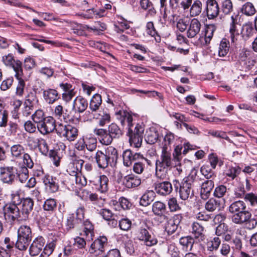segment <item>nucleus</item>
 Segmentation results:
<instances>
[{"label": "nucleus", "instance_id": "1", "mask_svg": "<svg viewBox=\"0 0 257 257\" xmlns=\"http://www.w3.org/2000/svg\"><path fill=\"white\" fill-rule=\"evenodd\" d=\"M197 172L195 170H192V174L185 178L181 183L176 179L173 181V184L176 191L179 189V196L182 200H186L189 198H191L194 196V191L192 187L194 179L197 175Z\"/></svg>", "mask_w": 257, "mask_h": 257}, {"label": "nucleus", "instance_id": "2", "mask_svg": "<svg viewBox=\"0 0 257 257\" xmlns=\"http://www.w3.org/2000/svg\"><path fill=\"white\" fill-rule=\"evenodd\" d=\"M118 159L117 150L112 146L107 147L104 152L98 150L94 155V160L97 167L104 169L109 165L116 163Z\"/></svg>", "mask_w": 257, "mask_h": 257}, {"label": "nucleus", "instance_id": "3", "mask_svg": "<svg viewBox=\"0 0 257 257\" xmlns=\"http://www.w3.org/2000/svg\"><path fill=\"white\" fill-rule=\"evenodd\" d=\"M46 241L42 236L36 237L32 241L30 248L29 253L31 256H35L38 255L42 250L40 257H48L53 252L55 247L54 242L47 244L45 246Z\"/></svg>", "mask_w": 257, "mask_h": 257}, {"label": "nucleus", "instance_id": "4", "mask_svg": "<svg viewBox=\"0 0 257 257\" xmlns=\"http://www.w3.org/2000/svg\"><path fill=\"white\" fill-rule=\"evenodd\" d=\"M94 133L98 137L99 142L104 145H110L114 139L119 138L122 135V131L115 123L109 125L107 130L95 128Z\"/></svg>", "mask_w": 257, "mask_h": 257}, {"label": "nucleus", "instance_id": "5", "mask_svg": "<svg viewBox=\"0 0 257 257\" xmlns=\"http://www.w3.org/2000/svg\"><path fill=\"white\" fill-rule=\"evenodd\" d=\"M32 229L28 225H21L18 230V239L15 246L20 250H26L32 240Z\"/></svg>", "mask_w": 257, "mask_h": 257}, {"label": "nucleus", "instance_id": "6", "mask_svg": "<svg viewBox=\"0 0 257 257\" xmlns=\"http://www.w3.org/2000/svg\"><path fill=\"white\" fill-rule=\"evenodd\" d=\"M53 115L58 120L65 122L75 123L79 121V118L74 116L72 109L64 108L60 104L55 107Z\"/></svg>", "mask_w": 257, "mask_h": 257}, {"label": "nucleus", "instance_id": "7", "mask_svg": "<svg viewBox=\"0 0 257 257\" xmlns=\"http://www.w3.org/2000/svg\"><path fill=\"white\" fill-rule=\"evenodd\" d=\"M10 202L7 204L6 212L12 218H17L19 216V207L21 206L22 199L20 198L19 191H13L10 195Z\"/></svg>", "mask_w": 257, "mask_h": 257}, {"label": "nucleus", "instance_id": "8", "mask_svg": "<svg viewBox=\"0 0 257 257\" xmlns=\"http://www.w3.org/2000/svg\"><path fill=\"white\" fill-rule=\"evenodd\" d=\"M180 6L185 12H189L191 17L198 16L203 8V4L200 0H183Z\"/></svg>", "mask_w": 257, "mask_h": 257}, {"label": "nucleus", "instance_id": "9", "mask_svg": "<svg viewBox=\"0 0 257 257\" xmlns=\"http://www.w3.org/2000/svg\"><path fill=\"white\" fill-rule=\"evenodd\" d=\"M56 134L60 137L64 138L69 141H73L78 136V130L71 125L60 123L57 125Z\"/></svg>", "mask_w": 257, "mask_h": 257}, {"label": "nucleus", "instance_id": "10", "mask_svg": "<svg viewBox=\"0 0 257 257\" xmlns=\"http://www.w3.org/2000/svg\"><path fill=\"white\" fill-rule=\"evenodd\" d=\"M33 206L34 201L32 198L30 197L23 198L21 206H20V207H21V210H20L19 209V216L17 218H12V219L19 221L27 220L30 212L33 209Z\"/></svg>", "mask_w": 257, "mask_h": 257}, {"label": "nucleus", "instance_id": "11", "mask_svg": "<svg viewBox=\"0 0 257 257\" xmlns=\"http://www.w3.org/2000/svg\"><path fill=\"white\" fill-rule=\"evenodd\" d=\"M90 183L93 188L101 194H105L108 191L109 179L105 175L96 176L91 178Z\"/></svg>", "mask_w": 257, "mask_h": 257}, {"label": "nucleus", "instance_id": "12", "mask_svg": "<svg viewBox=\"0 0 257 257\" xmlns=\"http://www.w3.org/2000/svg\"><path fill=\"white\" fill-rule=\"evenodd\" d=\"M37 127L39 132L43 135H47L55 130L56 132L57 125L55 120L52 116H48L37 124Z\"/></svg>", "mask_w": 257, "mask_h": 257}, {"label": "nucleus", "instance_id": "13", "mask_svg": "<svg viewBox=\"0 0 257 257\" xmlns=\"http://www.w3.org/2000/svg\"><path fill=\"white\" fill-rule=\"evenodd\" d=\"M205 11L208 20H215L219 15L220 8L216 0H206Z\"/></svg>", "mask_w": 257, "mask_h": 257}, {"label": "nucleus", "instance_id": "14", "mask_svg": "<svg viewBox=\"0 0 257 257\" xmlns=\"http://www.w3.org/2000/svg\"><path fill=\"white\" fill-rule=\"evenodd\" d=\"M107 244V238L105 236H100L91 243L89 251L96 256L102 254L104 251V247Z\"/></svg>", "mask_w": 257, "mask_h": 257}, {"label": "nucleus", "instance_id": "15", "mask_svg": "<svg viewBox=\"0 0 257 257\" xmlns=\"http://www.w3.org/2000/svg\"><path fill=\"white\" fill-rule=\"evenodd\" d=\"M148 229L149 227L146 225L141 226L139 229L138 237L140 240L144 241L147 246H152L158 243V240L149 232Z\"/></svg>", "mask_w": 257, "mask_h": 257}, {"label": "nucleus", "instance_id": "16", "mask_svg": "<svg viewBox=\"0 0 257 257\" xmlns=\"http://www.w3.org/2000/svg\"><path fill=\"white\" fill-rule=\"evenodd\" d=\"M16 169L13 167H0V180L9 185L12 184L16 178Z\"/></svg>", "mask_w": 257, "mask_h": 257}, {"label": "nucleus", "instance_id": "17", "mask_svg": "<svg viewBox=\"0 0 257 257\" xmlns=\"http://www.w3.org/2000/svg\"><path fill=\"white\" fill-rule=\"evenodd\" d=\"M141 158H143L142 154L131 149H126L122 153L123 164L125 167H130L134 162L140 160Z\"/></svg>", "mask_w": 257, "mask_h": 257}, {"label": "nucleus", "instance_id": "18", "mask_svg": "<svg viewBox=\"0 0 257 257\" xmlns=\"http://www.w3.org/2000/svg\"><path fill=\"white\" fill-rule=\"evenodd\" d=\"M214 180H206L201 183L200 188V197L203 200H207L211 195L214 187Z\"/></svg>", "mask_w": 257, "mask_h": 257}, {"label": "nucleus", "instance_id": "19", "mask_svg": "<svg viewBox=\"0 0 257 257\" xmlns=\"http://www.w3.org/2000/svg\"><path fill=\"white\" fill-rule=\"evenodd\" d=\"M88 105V101L85 98L81 96H78L73 101L72 110L75 112L81 113L86 110Z\"/></svg>", "mask_w": 257, "mask_h": 257}, {"label": "nucleus", "instance_id": "20", "mask_svg": "<svg viewBox=\"0 0 257 257\" xmlns=\"http://www.w3.org/2000/svg\"><path fill=\"white\" fill-rule=\"evenodd\" d=\"M201 23L197 19L193 18L189 24L187 30V36L189 38H192L197 36L200 31Z\"/></svg>", "mask_w": 257, "mask_h": 257}, {"label": "nucleus", "instance_id": "21", "mask_svg": "<svg viewBox=\"0 0 257 257\" xmlns=\"http://www.w3.org/2000/svg\"><path fill=\"white\" fill-rule=\"evenodd\" d=\"M46 188L51 193L56 192L59 189L58 180L49 175H46L43 179Z\"/></svg>", "mask_w": 257, "mask_h": 257}, {"label": "nucleus", "instance_id": "22", "mask_svg": "<svg viewBox=\"0 0 257 257\" xmlns=\"http://www.w3.org/2000/svg\"><path fill=\"white\" fill-rule=\"evenodd\" d=\"M152 210L155 215L160 216L164 219H168L166 215V205L164 203L159 201H155L152 204Z\"/></svg>", "mask_w": 257, "mask_h": 257}, {"label": "nucleus", "instance_id": "23", "mask_svg": "<svg viewBox=\"0 0 257 257\" xmlns=\"http://www.w3.org/2000/svg\"><path fill=\"white\" fill-rule=\"evenodd\" d=\"M182 218L181 214H177L172 219H167V223L165 226V230L169 234H172L177 229L178 224Z\"/></svg>", "mask_w": 257, "mask_h": 257}, {"label": "nucleus", "instance_id": "24", "mask_svg": "<svg viewBox=\"0 0 257 257\" xmlns=\"http://www.w3.org/2000/svg\"><path fill=\"white\" fill-rule=\"evenodd\" d=\"M155 190L156 192L162 196H166L170 194L172 190V184L169 181H163L156 184Z\"/></svg>", "mask_w": 257, "mask_h": 257}, {"label": "nucleus", "instance_id": "25", "mask_svg": "<svg viewBox=\"0 0 257 257\" xmlns=\"http://www.w3.org/2000/svg\"><path fill=\"white\" fill-rule=\"evenodd\" d=\"M156 163H158L159 165H161L162 166L171 169L173 166L171 152L162 151L160 158L156 160Z\"/></svg>", "mask_w": 257, "mask_h": 257}, {"label": "nucleus", "instance_id": "26", "mask_svg": "<svg viewBox=\"0 0 257 257\" xmlns=\"http://www.w3.org/2000/svg\"><path fill=\"white\" fill-rule=\"evenodd\" d=\"M44 100L49 104H53L60 97V95L55 89L48 88L43 90Z\"/></svg>", "mask_w": 257, "mask_h": 257}, {"label": "nucleus", "instance_id": "27", "mask_svg": "<svg viewBox=\"0 0 257 257\" xmlns=\"http://www.w3.org/2000/svg\"><path fill=\"white\" fill-rule=\"evenodd\" d=\"M123 183L127 188H135L141 185V179L138 176L131 174L124 177Z\"/></svg>", "mask_w": 257, "mask_h": 257}, {"label": "nucleus", "instance_id": "28", "mask_svg": "<svg viewBox=\"0 0 257 257\" xmlns=\"http://www.w3.org/2000/svg\"><path fill=\"white\" fill-rule=\"evenodd\" d=\"M250 217H252L251 213L245 209L232 215L231 220L235 224L242 225Z\"/></svg>", "mask_w": 257, "mask_h": 257}, {"label": "nucleus", "instance_id": "29", "mask_svg": "<svg viewBox=\"0 0 257 257\" xmlns=\"http://www.w3.org/2000/svg\"><path fill=\"white\" fill-rule=\"evenodd\" d=\"M117 118L120 120L122 125H127L128 128L133 126V116L128 112L124 110H119L116 113Z\"/></svg>", "mask_w": 257, "mask_h": 257}, {"label": "nucleus", "instance_id": "30", "mask_svg": "<svg viewBox=\"0 0 257 257\" xmlns=\"http://www.w3.org/2000/svg\"><path fill=\"white\" fill-rule=\"evenodd\" d=\"M83 230L82 235L85 236L88 241L92 240L94 236V226L88 219L83 222Z\"/></svg>", "mask_w": 257, "mask_h": 257}, {"label": "nucleus", "instance_id": "31", "mask_svg": "<svg viewBox=\"0 0 257 257\" xmlns=\"http://www.w3.org/2000/svg\"><path fill=\"white\" fill-rule=\"evenodd\" d=\"M156 197V194L153 190L146 191L140 199V204L141 206L147 207L151 204Z\"/></svg>", "mask_w": 257, "mask_h": 257}, {"label": "nucleus", "instance_id": "32", "mask_svg": "<svg viewBox=\"0 0 257 257\" xmlns=\"http://www.w3.org/2000/svg\"><path fill=\"white\" fill-rule=\"evenodd\" d=\"M139 4L141 8L144 10H147L146 17L154 16L156 14L153 4L150 0H140Z\"/></svg>", "mask_w": 257, "mask_h": 257}, {"label": "nucleus", "instance_id": "33", "mask_svg": "<svg viewBox=\"0 0 257 257\" xmlns=\"http://www.w3.org/2000/svg\"><path fill=\"white\" fill-rule=\"evenodd\" d=\"M174 135L171 133H167L163 139L160 147L163 151L171 152V145L174 142Z\"/></svg>", "mask_w": 257, "mask_h": 257}, {"label": "nucleus", "instance_id": "34", "mask_svg": "<svg viewBox=\"0 0 257 257\" xmlns=\"http://www.w3.org/2000/svg\"><path fill=\"white\" fill-rule=\"evenodd\" d=\"M221 240L219 236L210 237L207 239L206 245L208 251H213L218 249Z\"/></svg>", "mask_w": 257, "mask_h": 257}, {"label": "nucleus", "instance_id": "35", "mask_svg": "<svg viewBox=\"0 0 257 257\" xmlns=\"http://www.w3.org/2000/svg\"><path fill=\"white\" fill-rule=\"evenodd\" d=\"M102 104L101 96L98 94H95L91 98L89 104V108L90 110L95 112H98Z\"/></svg>", "mask_w": 257, "mask_h": 257}, {"label": "nucleus", "instance_id": "36", "mask_svg": "<svg viewBox=\"0 0 257 257\" xmlns=\"http://www.w3.org/2000/svg\"><path fill=\"white\" fill-rule=\"evenodd\" d=\"M205 209L207 211L211 212L219 211L221 209V201L211 198L205 203Z\"/></svg>", "mask_w": 257, "mask_h": 257}, {"label": "nucleus", "instance_id": "37", "mask_svg": "<svg viewBox=\"0 0 257 257\" xmlns=\"http://www.w3.org/2000/svg\"><path fill=\"white\" fill-rule=\"evenodd\" d=\"M246 208V204L242 200H237L232 202L228 207V211L233 215L236 214L238 212L245 210Z\"/></svg>", "mask_w": 257, "mask_h": 257}, {"label": "nucleus", "instance_id": "38", "mask_svg": "<svg viewBox=\"0 0 257 257\" xmlns=\"http://www.w3.org/2000/svg\"><path fill=\"white\" fill-rule=\"evenodd\" d=\"M179 243L182 248L186 251H191L194 243V238L190 236L182 237L179 239Z\"/></svg>", "mask_w": 257, "mask_h": 257}, {"label": "nucleus", "instance_id": "39", "mask_svg": "<svg viewBox=\"0 0 257 257\" xmlns=\"http://www.w3.org/2000/svg\"><path fill=\"white\" fill-rule=\"evenodd\" d=\"M159 139L158 132L155 128H150L146 132L145 141L148 144H154Z\"/></svg>", "mask_w": 257, "mask_h": 257}, {"label": "nucleus", "instance_id": "40", "mask_svg": "<svg viewBox=\"0 0 257 257\" xmlns=\"http://www.w3.org/2000/svg\"><path fill=\"white\" fill-rule=\"evenodd\" d=\"M82 222L78 220L75 216V214L71 213L68 215L65 222V227L67 231L74 228L78 224Z\"/></svg>", "mask_w": 257, "mask_h": 257}, {"label": "nucleus", "instance_id": "41", "mask_svg": "<svg viewBox=\"0 0 257 257\" xmlns=\"http://www.w3.org/2000/svg\"><path fill=\"white\" fill-rule=\"evenodd\" d=\"M95 119H99V125L103 126L110 121V116L108 112L104 110H99L96 112Z\"/></svg>", "mask_w": 257, "mask_h": 257}, {"label": "nucleus", "instance_id": "42", "mask_svg": "<svg viewBox=\"0 0 257 257\" xmlns=\"http://www.w3.org/2000/svg\"><path fill=\"white\" fill-rule=\"evenodd\" d=\"M216 30V27L215 24L207 25L205 28L204 34V45H208L213 36L214 32Z\"/></svg>", "mask_w": 257, "mask_h": 257}, {"label": "nucleus", "instance_id": "43", "mask_svg": "<svg viewBox=\"0 0 257 257\" xmlns=\"http://www.w3.org/2000/svg\"><path fill=\"white\" fill-rule=\"evenodd\" d=\"M156 177L161 179L165 180L168 178V172L171 170L166 167L162 166L159 165L158 163H156Z\"/></svg>", "mask_w": 257, "mask_h": 257}, {"label": "nucleus", "instance_id": "44", "mask_svg": "<svg viewBox=\"0 0 257 257\" xmlns=\"http://www.w3.org/2000/svg\"><path fill=\"white\" fill-rule=\"evenodd\" d=\"M220 12L225 15H229L233 10V3L231 0H222L221 3Z\"/></svg>", "mask_w": 257, "mask_h": 257}, {"label": "nucleus", "instance_id": "45", "mask_svg": "<svg viewBox=\"0 0 257 257\" xmlns=\"http://www.w3.org/2000/svg\"><path fill=\"white\" fill-rule=\"evenodd\" d=\"M192 233L194 234L195 238L202 240L204 238L203 227L197 222H193L192 224Z\"/></svg>", "mask_w": 257, "mask_h": 257}, {"label": "nucleus", "instance_id": "46", "mask_svg": "<svg viewBox=\"0 0 257 257\" xmlns=\"http://www.w3.org/2000/svg\"><path fill=\"white\" fill-rule=\"evenodd\" d=\"M200 172L206 180H214L216 178V174L208 166H202L200 168Z\"/></svg>", "mask_w": 257, "mask_h": 257}, {"label": "nucleus", "instance_id": "47", "mask_svg": "<svg viewBox=\"0 0 257 257\" xmlns=\"http://www.w3.org/2000/svg\"><path fill=\"white\" fill-rule=\"evenodd\" d=\"M11 152L13 157L16 159L23 157L25 153L24 148L20 144L14 145L11 148Z\"/></svg>", "mask_w": 257, "mask_h": 257}, {"label": "nucleus", "instance_id": "48", "mask_svg": "<svg viewBox=\"0 0 257 257\" xmlns=\"http://www.w3.org/2000/svg\"><path fill=\"white\" fill-rule=\"evenodd\" d=\"M229 42L226 39H223L219 45L218 50V55L220 57L225 56L229 50Z\"/></svg>", "mask_w": 257, "mask_h": 257}, {"label": "nucleus", "instance_id": "49", "mask_svg": "<svg viewBox=\"0 0 257 257\" xmlns=\"http://www.w3.org/2000/svg\"><path fill=\"white\" fill-rule=\"evenodd\" d=\"M130 145L136 148H139L142 146L143 137L142 136L128 134Z\"/></svg>", "mask_w": 257, "mask_h": 257}, {"label": "nucleus", "instance_id": "50", "mask_svg": "<svg viewBox=\"0 0 257 257\" xmlns=\"http://www.w3.org/2000/svg\"><path fill=\"white\" fill-rule=\"evenodd\" d=\"M62 177L65 179L64 181H62V183L66 185L68 188L71 189H74L77 187L76 185L75 177L72 175L71 176H68L67 175H63Z\"/></svg>", "mask_w": 257, "mask_h": 257}, {"label": "nucleus", "instance_id": "51", "mask_svg": "<svg viewBox=\"0 0 257 257\" xmlns=\"http://www.w3.org/2000/svg\"><path fill=\"white\" fill-rule=\"evenodd\" d=\"M57 207V202L54 198H49L44 201L43 208L44 210L53 212Z\"/></svg>", "mask_w": 257, "mask_h": 257}, {"label": "nucleus", "instance_id": "52", "mask_svg": "<svg viewBox=\"0 0 257 257\" xmlns=\"http://www.w3.org/2000/svg\"><path fill=\"white\" fill-rule=\"evenodd\" d=\"M237 26L230 25L228 38L230 39L231 43H235L239 36L238 30L237 29Z\"/></svg>", "mask_w": 257, "mask_h": 257}, {"label": "nucleus", "instance_id": "53", "mask_svg": "<svg viewBox=\"0 0 257 257\" xmlns=\"http://www.w3.org/2000/svg\"><path fill=\"white\" fill-rule=\"evenodd\" d=\"M86 150L94 151L96 148V139L92 137H86L84 138Z\"/></svg>", "mask_w": 257, "mask_h": 257}, {"label": "nucleus", "instance_id": "54", "mask_svg": "<svg viewBox=\"0 0 257 257\" xmlns=\"http://www.w3.org/2000/svg\"><path fill=\"white\" fill-rule=\"evenodd\" d=\"M241 12L246 16H252L255 14V10L252 4L247 2L242 6Z\"/></svg>", "mask_w": 257, "mask_h": 257}, {"label": "nucleus", "instance_id": "55", "mask_svg": "<svg viewBox=\"0 0 257 257\" xmlns=\"http://www.w3.org/2000/svg\"><path fill=\"white\" fill-rule=\"evenodd\" d=\"M254 53L250 51L242 49L239 53L238 56V60L240 62H244L245 64H247V61L251 56H253Z\"/></svg>", "mask_w": 257, "mask_h": 257}, {"label": "nucleus", "instance_id": "56", "mask_svg": "<svg viewBox=\"0 0 257 257\" xmlns=\"http://www.w3.org/2000/svg\"><path fill=\"white\" fill-rule=\"evenodd\" d=\"M32 119L35 123L38 124L43 120H44L46 117L45 116L44 112L41 109L37 110L34 114L31 116Z\"/></svg>", "mask_w": 257, "mask_h": 257}, {"label": "nucleus", "instance_id": "57", "mask_svg": "<svg viewBox=\"0 0 257 257\" xmlns=\"http://www.w3.org/2000/svg\"><path fill=\"white\" fill-rule=\"evenodd\" d=\"M16 78L18 80V83L16 87V95L18 96L22 97L24 93L25 82L21 77Z\"/></svg>", "mask_w": 257, "mask_h": 257}, {"label": "nucleus", "instance_id": "58", "mask_svg": "<svg viewBox=\"0 0 257 257\" xmlns=\"http://www.w3.org/2000/svg\"><path fill=\"white\" fill-rule=\"evenodd\" d=\"M144 125L140 124H137L134 129L133 130L132 127L128 128V134L136 135L142 136L143 137L144 132Z\"/></svg>", "mask_w": 257, "mask_h": 257}, {"label": "nucleus", "instance_id": "59", "mask_svg": "<svg viewBox=\"0 0 257 257\" xmlns=\"http://www.w3.org/2000/svg\"><path fill=\"white\" fill-rule=\"evenodd\" d=\"M22 62L19 60H15L13 63V65L10 67H12L15 71V77L16 78L21 77L23 74V70L22 68Z\"/></svg>", "mask_w": 257, "mask_h": 257}, {"label": "nucleus", "instance_id": "60", "mask_svg": "<svg viewBox=\"0 0 257 257\" xmlns=\"http://www.w3.org/2000/svg\"><path fill=\"white\" fill-rule=\"evenodd\" d=\"M227 191L226 187L223 185H219L216 186L213 192V196L220 198L223 197Z\"/></svg>", "mask_w": 257, "mask_h": 257}, {"label": "nucleus", "instance_id": "61", "mask_svg": "<svg viewBox=\"0 0 257 257\" xmlns=\"http://www.w3.org/2000/svg\"><path fill=\"white\" fill-rule=\"evenodd\" d=\"M146 28V32L148 35L154 37L156 40V36H157L159 37V40H160V37L158 35L157 32L154 27V23L152 22H149L147 23Z\"/></svg>", "mask_w": 257, "mask_h": 257}, {"label": "nucleus", "instance_id": "62", "mask_svg": "<svg viewBox=\"0 0 257 257\" xmlns=\"http://www.w3.org/2000/svg\"><path fill=\"white\" fill-rule=\"evenodd\" d=\"M119 228L124 231H128L131 228L132 221L127 218H122L119 221Z\"/></svg>", "mask_w": 257, "mask_h": 257}, {"label": "nucleus", "instance_id": "63", "mask_svg": "<svg viewBox=\"0 0 257 257\" xmlns=\"http://www.w3.org/2000/svg\"><path fill=\"white\" fill-rule=\"evenodd\" d=\"M243 199L245 201L249 202L252 206L257 205V195L252 192L246 193Z\"/></svg>", "mask_w": 257, "mask_h": 257}, {"label": "nucleus", "instance_id": "64", "mask_svg": "<svg viewBox=\"0 0 257 257\" xmlns=\"http://www.w3.org/2000/svg\"><path fill=\"white\" fill-rule=\"evenodd\" d=\"M228 230V225L225 223H220L216 226L215 233L216 236L219 237L227 232Z\"/></svg>", "mask_w": 257, "mask_h": 257}]
</instances>
